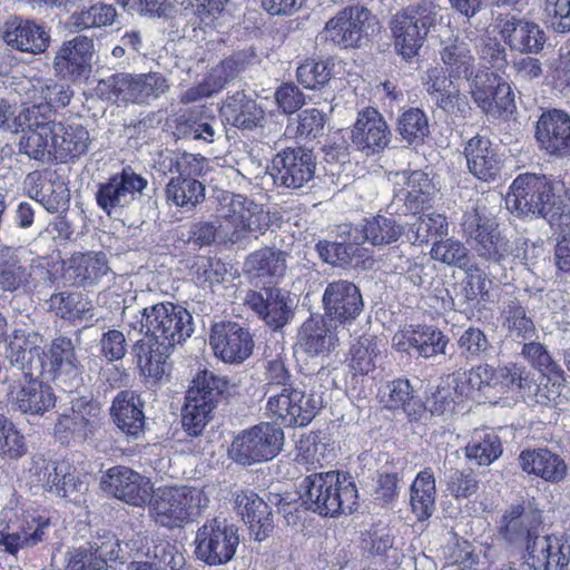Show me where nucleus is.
I'll list each match as a JSON object with an SVG mask.
<instances>
[{
    "mask_svg": "<svg viewBox=\"0 0 570 570\" xmlns=\"http://www.w3.org/2000/svg\"><path fill=\"white\" fill-rule=\"evenodd\" d=\"M315 167L309 150L302 147L286 148L272 160L274 184L287 189H299L314 178Z\"/></svg>",
    "mask_w": 570,
    "mask_h": 570,
    "instance_id": "nucleus-19",
    "label": "nucleus"
},
{
    "mask_svg": "<svg viewBox=\"0 0 570 570\" xmlns=\"http://www.w3.org/2000/svg\"><path fill=\"white\" fill-rule=\"evenodd\" d=\"M33 91L32 106H40V112H42V109L50 110L66 107L72 95L69 86L51 79L37 80L33 85Z\"/></svg>",
    "mask_w": 570,
    "mask_h": 570,
    "instance_id": "nucleus-57",
    "label": "nucleus"
},
{
    "mask_svg": "<svg viewBox=\"0 0 570 570\" xmlns=\"http://www.w3.org/2000/svg\"><path fill=\"white\" fill-rule=\"evenodd\" d=\"M117 17V11L111 4L96 3L87 9L73 12L68 21V27L73 32L91 28L111 26Z\"/></svg>",
    "mask_w": 570,
    "mask_h": 570,
    "instance_id": "nucleus-55",
    "label": "nucleus"
},
{
    "mask_svg": "<svg viewBox=\"0 0 570 570\" xmlns=\"http://www.w3.org/2000/svg\"><path fill=\"white\" fill-rule=\"evenodd\" d=\"M283 442V431L275 424L263 422L240 431L234 438L228 455L243 465L267 462L281 452Z\"/></svg>",
    "mask_w": 570,
    "mask_h": 570,
    "instance_id": "nucleus-11",
    "label": "nucleus"
},
{
    "mask_svg": "<svg viewBox=\"0 0 570 570\" xmlns=\"http://www.w3.org/2000/svg\"><path fill=\"white\" fill-rule=\"evenodd\" d=\"M197 558L208 566L228 563L239 546L238 529L226 519L207 520L196 532Z\"/></svg>",
    "mask_w": 570,
    "mask_h": 570,
    "instance_id": "nucleus-12",
    "label": "nucleus"
},
{
    "mask_svg": "<svg viewBox=\"0 0 570 570\" xmlns=\"http://www.w3.org/2000/svg\"><path fill=\"white\" fill-rule=\"evenodd\" d=\"M342 233L355 243L368 242L373 246L395 243L404 233V227L395 218L383 215L365 218L360 226L344 224Z\"/></svg>",
    "mask_w": 570,
    "mask_h": 570,
    "instance_id": "nucleus-37",
    "label": "nucleus"
},
{
    "mask_svg": "<svg viewBox=\"0 0 570 570\" xmlns=\"http://www.w3.org/2000/svg\"><path fill=\"white\" fill-rule=\"evenodd\" d=\"M529 391H525L523 397H529L541 405H551L557 403L563 389V371L556 366L541 372L538 380L531 377Z\"/></svg>",
    "mask_w": 570,
    "mask_h": 570,
    "instance_id": "nucleus-49",
    "label": "nucleus"
},
{
    "mask_svg": "<svg viewBox=\"0 0 570 570\" xmlns=\"http://www.w3.org/2000/svg\"><path fill=\"white\" fill-rule=\"evenodd\" d=\"M2 37L11 48L30 53L43 52L50 39L41 26L19 18L6 22Z\"/></svg>",
    "mask_w": 570,
    "mask_h": 570,
    "instance_id": "nucleus-41",
    "label": "nucleus"
},
{
    "mask_svg": "<svg viewBox=\"0 0 570 570\" xmlns=\"http://www.w3.org/2000/svg\"><path fill=\"white\" fill-rule=\"evenodd\" d=\"M51 306L56 309L57 315L70 321L94 316L91 302L80 293L65 292L52 295Z\"/></svg>",
    "mask_w": 570,
    "mask_h": 570,
    "instance_id": "nucleus-59",
    "label": "nucleus"
},
{
    "mask_svg": "<svg viewBox=\"0 0 570 570\" xmlns=\"http://www.w3.org/2000/svg\"><path fill=\"white\" fill-rule=\"evenodd\" d=\"M38 375L62 383L79 380V362L75 354V347L70 338L57 337L52 341L48 351L39 346L30 350V365Z\"/></svg>",
    "mask_w": 570,
    "mask_h": 570,
    "instance_id": "nucleus-15",
    "label": "nucleus"
},
{
    "mask_svg": "<svg viewBox=\"0 0 570 570\" xmlns=\"http://www.w3.org/2000/svg\"><path fill=\"white\" fill-rule=\"evenodd\" d=\"M216 406L207 404L202 400H194L186 396V404L183 410V426L193 436L199 435L212 417Z\"/></svg>",
    "mask_w": 570,
    "mask_h": 570,
    "instance_id": "nucleus-62",
    "label": "nucleus"
},
{
    "mask_svg": "<svg viewBox=\"0 0 570 570\" xmlns=\"http://www.w3.org/2000/svg\"><path fill=\"white\" fill-rule=\"evenodd\" d=\"M411 340L413 350L426 358L444 354L449 343V340L440 330L426 325L412 328Z\"/></svg>",
    "mask_w": 570,
    "mask_h": 570,
    "instance_id": "nucleus-60",
    "label": "nucleus"
},
{
    "mask_svg": "<svg viewBox=\"0 0 570 570\" xmlns=\"http://www.w3.org/2000/svg\"><path fill=\"white\" fill-rule=\"evenodd\" d=\"M129 326L144 333L149 342L159 344L165 348H174L175 345L190 337L194 332L190 313L170 302H163L142 308L140 318L130 322Z\"/></svg>",
    "mask_w": 570,
    "mask_h": 570,
    "instance_id": "nucleus-4",
    "label": "nucleus"
},
{
    "mask_svg": "<svg viewBox=\"0 0 570 570\" xmlns=\"http://www.w3.org/2000/svg\"><path fill=\"white\" fill-rule=\"evenodd\" d=\"M288 258L287 252L266 247L253 253L246 265L258 277L279 279L285 276Z\"/></svg>",
    "mask_w": 570,
    "mask_h": 570,
    "instance_id": "nucleus-51",
    "label": "nucleus"
},
{
    "mask_svg": "<svg viewBox=\"0 0 570 570\" xmlns=\"http://www.w3.org/2000/svg\"><path fill=\"white\" fill-rule=\"evenodd\" d=\"M16 132L21 136L18 141L20 154L41 163L53 160L50 140L52 137L51 120L45 112H40V106L23 108L16 117Z\"/></svg>",
    "mask_w": 570,
    "mask_h": 570,
    "instance_id": "nucleus-13",
    "label": "nucleus"
},
{
    "mask_svg": "<svg viewBox=\"0 0 570 570\" xmlns=\"http://www.w3.org/2000/svg\"><path fill=\"white\" fill-rule=\"evenodd\" d=\"M464 155L469 170L481 180L494 179L500 171V158L491 141L476 135L465 145Z\"/></svg>",
    "mask_w": 570,
    "mask_h": 570,
    "instance_id": "nucleus-44",
    "label": "nucleus"
},
{
    "mask_svg": "<svg viewBox=\"0 0 570 570\" xmlns=\"http://www.w3.org/2000/svg\"><path fill=\"white\" fill-rule=\"evenodd\" d=\"M8 396L19 411L32 415H42L56 404L51 387L37 380H30L17 389L12 387Z\"/></svg>",
    "mask_w": 570,
    "mask_h": 570,
    "instance_id": "nucleus-43",
    "label": "nucleus"
},
{
    "mask_svg": "<svg viewBox=\"0 0 570 570\" xmlns=\"http://www.w3.org/2000/svg\"><path fill=\"white\" fill-rule=\"evenodd\" d=\"M414 222H407V238L413 244L428 243L430 239L442 238L448 235L449 224L444 215L440 213H424L413 217Z\"/></svg>",
    "mask_w": 570,
    "mask_h": 570,
    "instance_id": "nucleus-53",
    "label": "nucleus"
},
{
    "mask_svg": "<svg viewBox=\"0 0 570 570\" xmlns=\"http://www.w3.org/2000/svg\"><path fill=\"white\" fill-rule=\"evenodd\" d=\"M380 402L390 410L402 409L409 416L422 409L413 395V389L407 380L399 379L386 383L380 389Z\"/></svg>",
    "mask_w": 570,
    "mask_h": 570,
    "instance_id": "nucleus-50",
    "label": "nucleus"
},
{
    "mask_svg": "<svg viewBox=\"0 0 570 570\" xmlns=\"http://www.w3.org/2000/svg\"><path fill=\"white\" fill-rule=\"evenodd\" d=\"M389 178L394 185V197L413 212L429 203L434 193L431 179L421 170L391 173Z\"/></svg>",
    "mask_w": 570,
    "mask_h": 570,
    "instance_id": "nucleus-39",
    "label": "nucleus"
},
{
    "mask_svg": "<svg viewBox=\"0 0 570 570\" xmlns=\"http://www.w3.org/2000/svg\"><path fill=\"white\" fill-rule=\"evenodd\" d=\"M101 487L115 498L134 507H144L154 490L149 478L122 465L108 469L101 479Z\"/></svg>",
    "mask_w": 570,
    "mask_h": 570,
    "instance_id": "nucleus-21",
    "label": "nucleus"
},
{
    "mask_svg": "<svg viewBox=\"0 0 570 570\" xmlns=\"http://www.w3.org/2000/svg\"><path fill=\"white\" fill-rule=\"evenodd\" d=\"M498 28L504 42L512 50L522 53H538L547 41L546 33L538 23L515 16H500Z\"/></svg>",
    "mask_w": 570,
    "mask_h": 570,
    "instance_id": "nucleus-27",
    "label": "nucleus"
},
{
    "mask_svg": "<svg viewBox=\"0 0 570 570\" xmlns=\"http://www.w3.org/2000/svg\"><path fill=\"white\" fill-rule=\"evenodd\" d=\"M205 158L199 155L165 150L158 154L155 168L163 175L176 174L166 185L167 203L185 210L194 209L205 198V186L196 179L203 173Z\"/></svg>",
    "mask_w": 570,
    "mask_h": 570,
    "instance_id": "nucleus-2",
    "label": "nucleus"
},
{
    "mask_svg": "<svg viewBox=\"0 0 570 570\" xmlns=\"http://www.w3.org/2000/svg\"><path fill=\"white\" fill-rule=\"evenodd\" d=\"M209 344L214 354L225 363H243L253 352L248 330L235 322H220L212 327Z\"/></svg>",
    "mask_w": 570,
    "mask_h": 570,
    "instance_id": "nucleus-22",
    "label": "nucleus"
},
{
    "mask_svg": "<svg viewBox=\"0 0 570 570\" xmlns=\"http://www.w3.org/2000/svg\"><path fill=\"white\" fill-rule=\"evenodd\" d=\"M148 503L149 517L157 525L177 529L196 521L207 509L209 498L202 488L165 485L153 490Z\"/></svg>",
    "mask_w": 570,
    "mask_h": 570,
    "instance_id": "nucleus-3",
    "label": "nucleus"
},
{
    "mask_svg": "<svg viewBox=\"0 0 570 570\" xmlns=\"http://www.w3.org/2000/svg\"><path fill=\"white\" fill-rule=\"evenodd\" d=\"M304 487V502L322 515L352 513L357 504L355 484L345 476L341 479L337 471L311 474L305 478Z\"/></svg>",
    "mask_w": 570,
    "mask_h": 570,
    "instance_id": "nucleus-6",
    "label": "nucleus"
},
{
    "mask_svg": "<svg viewBox=\"0 0 570 570\" xmlns=\"http://www.w3.org/2000/svg\"><path fill=\"white\" fill-rule=\"evenodd\" d=\"M471 95L487 115L498 118L515 109L514 94L510 85L493 72H479L472 80Z\"/></svg>",
    "mask_w": 570,
    "mask_h": 570,
    "instance_id": "nucleus-20",
    "label": "nucleus"
},
{
    "mask_svg": "<svg viewBox=\"0 0 570 570\" xmlns=\"http://www.w3.org/2000/svg\"><path fill=\"white\" fill-rule=\"evenodd\" d=\"M149 352L138 356V366L145 377L160 381L167 373V360L173 348H165L154 342H149Z\"/></svg>",
    "mask_w": 570,
    "mask_h": 570,
    "instance_id": "nucleus-63",
    "label": "nucleus"
},
{
    "mask_svg": "<svg viewBox=\"0 0 570 570\" xmlns=\"http://www.w3.org/2000/svg\"><path fill=\"white\" fill-rule=\"evenodd\" d=\"M28 472L32 485L73 502H79L88 490L89 476L66 460L49 462L37 455L31 459Z\"/></svg>",
    "mask_w": 570,
    "mask_h": 570,
    "instance_id": "nucleus-9",
    "label": "nucleus"
},
{
    "mask_svg": "<svg viewBox=\"0 0 570 570\" xmlns=\"http://www.w3.org/2000/svg\"><path fill=\"white\" fill-rule=\"evenodd\" d=\"M207 107H200L190 111L178 126L179 131L187 138L214 142L220 137L222 128L218 119Z\"/></svg>",
    "mask_w": 570,
    "mask_h": 570,
    "instance_id": "nucleus-47",
    "label": "nucleus"
},
{
    "mask_svg": "<svg viewBox=\"0 0 570 570\" xmlns=\"http://www.w3.org/2000/svg\"><path fill=\"white\" fill-rule=\"evenodd\" d=\"M379 354L380 350L375 337L370 335L358 337L352 344L346 358L350 372L354 376L370 374L376 368Z\"/></svg>",
    "mask_w": 570,
    "mask_h": 570,
    "instance_id": "nucleus-52",
    "label": "nucleus"
},
{
    "mask_svg": "<svg viewBox=\"0 0 570 570\" xmlns=\"http://www.w3.org/2000/svg\"><path fill=\"white\" fill-rule=\"evenodd\" d=\"M219 233L224 240L233 244L248 236L264 234L271 225L269 212L263 205L240 194H225L217 208Z\"/></svg>",
    "mask_w": 570,
    "mask_h": 570,
    "instance_id": "nucleus-5",
    "label": "nucleus"
},
{
    "mask_svg": "<svg viewBox=\"0 0 570 570\" xmlns=\"http://www.w3.org/2000/svg\"><path fill=\"white\" fill-rule=\"evenodd\" d=\"M465 454L478 465H490L502 454V444L492 431H476L465 448Z\"/></svg>",
    "mask_w": 570,
    "mask_h": 570,
    "instance_id": "nucleus-56",
    "label": "nucleus"
},
{
    "mask_svg": "<svg viewBox=\"0 0 570 570\" xmlns=\"http://www.w3.org/2000/svg\"><path fill=\"white\" fill-rule=\"evenodd\" d=\"M246 303L274 330L284 327L294 316L295 298L283 288L272 287L259 293L250 292L246 296Z\"/></svg>",
    "mask_w": 570,
    "mask_h": 570,
    "instance_id": "nucleus-25",
    "label": "nucleus"
},
{
    "mask_svg": "<svg viewBox=\"0 0 570 570\" xmlns=\"http://www.w3.org/2000/svg\"><path fill=\"white\" fill-rule=\"evenodd\" d=\"M518 464L528 475L540 478L549 483L563 481L568 472L564 459L547 448L522 450L518 456Z\"/></svg>",
    "mask_w": 570,
    "mask_h": 570,
    "instance_id": "nucleus-35",
    "label": "nucleus"
},
{
    "mask_svg": "<svg viewBox=\"0 0 570 570\" xmlns=\"http://www.w3.org/2000/svg\"><path fill=\"white\" fill-rule=\"evenodd\" d=\"M227 380L210 371H202L193 380V385L187 392L189 399L202 400L213 406L217 405L219 396L227 389Z\"/></svg>",
    "mask_w": 570,
    "mask_h": 570,
    "instance_id": "nucleus-58",
    "label": "nucleus"
},
{
    "mask_svg": "<svg viewBox=\"0 0 570 570\" xmlns=\"http://www.w3.org/2000/svg\"><path fill=\"white\" fill-rule=\"evenodd\" d=\"M435 478L431 468L420 471L411 485L410 504L419 521L429 519L435 510Z\"/></svg>",
    "mask_w": 570,
    "mask_h": 570,
    "instance_id": "nucleus-46",
    "label": "nucleus"
},
{
    "mask_svg": "<svg viewBox=\"0 0 570 570\" xmlns=\"http://www.w3.org/2000/svg\"><path fill=\"white\" fill-rule=\"evenodd\" d=\"M169 83L160 72L114 75L100 80L97 92L114 102L148 104L167 92Z\"/></svg>",
    "mask_w": 570,
    "mask_h": 570,
    "instance_id": "nucleus-10",
    "label": "nucleus"
},
{
    "mask_svg": "<svg viewBox=\"0 0 570 570\" xmlns=\"http://www.w3.org/2000/svg\"><path fill=\"white\" fill-rule=\"evenodd\" d=\"M368 18L370 11L364 8H346L327 21L324 38L343 48L357 47L365 35Z\"/></svg>",
    "mask_w": 570,
    "mask_h": 570,
    "instance_id": "nucleus-29",
    "label": "nucleus"
},
{
    "mask_svg": "<svg viewBox=\"0 0 570 570\" xmlns=\"http://www.w3.org/2000/svg\"><path fill=\"white\" fill-rule=\"evenodd\" d=\"M390 130L382 115L374 108L358 112L352 128L353 146L368 155L383 150L390 142Z\"/></svg>",
    "mask_w": 570,
    "mask_h": 570,
    "instance_id": "nucleus-28",
    "label": "nucleus"
},
{
    "mask_svg": "<svg viewBox=\"0 0 570 570\" xmlns=\"http://www.w3.org/2000/svg\"><path fill=\"white\" fill-rule=\"evenodd\" d=\"M535 139L550 156H570V115L559 109L543 112L537 121Z\"/></svg>",
    "mask_w": 570,
    "mask_h": 570,
    "instance_id": "nucleus-26",
    "label": "nucleus"
},
{
    "mask_svg": "<svg viewBox=\"0 0 570 570\" xmlns=\"http://www.w3.org/2000/svg\"><path fill=\"white\" fill-rule=\"evenodd\" d=\"M397 129L406 141H421L429 134L428 118L421 109L410 108L400 116Z\"/></svg>",
    "mask_w": 570,
    "mask_h": 570,
    "instance_id": "nucleus-64",
    "label": "nucleus"
},
{
    "mask_svg": "<svg viewBox=\"0 0 570 570\" xmlns=\"http://www.w3.org/2000/svg\"><path fill=\"white\" fill-rule=\"evenodd\" d=\"M441 59L450 72V77H468L472 73L474 58L470 43L463 38L455 37L444 45Z\"/></svg>",
    "mask_w": 570,
    "mask_h": 570,
    "instance_id": "nucleus-54",
    "label": "nucleus"
},
{
    "mask_svg": "<svg viewBox=\"0 0 570 570\" xmlns=\"http://www.w3.org/2000/svg\"><path fill=\"white\" fill-rule=\"evenodd\" d=\"M101 411L97 402L86 396L71 401L70 412L59 416L55 436L62 444L81 443L94 436L101 423Z\"/></svg>",
    "mask_w": 570,
    "mask_h": 570,
    "instance_id": "nucleus-17",
    "label": "nucleus"
},
{
    "mask_svg": "<svg viewBox=\"0 0 570 570\" xmlns=\"http://www.w3.org/2000/svg\"><path fill=\"white\" fill-rule=\"evenodd\" d=\"M92 53V39L77 36L59 48L53 59V68L57 75L76 80L89 73Z\"/></svg>",
    "mask_w": 570,
    "mask_h": 570,
    "instance_id": "nucleus-30",
    "label": "nucleus"
},
{
    "mask_svg": "<svg viewBox=\"0 0 570 570\" xmlns=\"http://www.w3.org/2000/svg\"><path fill=\"white\" fill-rule=\"evenodd\" d=\"M23 250L3 247L0 249V289L29 293L48 278L49 272L41 259L27 265Z\"/></svg>",
    "mask_w": 570,
    "mask_h": 570,
    "instance_id": "nucleus-16",
    "label": "nucleus"
},
{
    "mask_svg": "<svg viewBox=\"0 0 570 570\" xmlns=\"http://www.w3.org/2000/svg\"><path fill=\"white\" fill-rule=\"evenodd\" d=\"M144 403L134 391L119 392L111 404L110 414L115 424L128 436L137 439L144 430Z\"/></svg>",
    "mask_w": 570,
    "mask_h": 570,
    "instance_id": "nucleus-42",
    "label": "nucleus"
},
{
    "mask_svg": "<svg viewBox=\"0 0 570 570\" xmlns=\"http://www.w3.org/2000/svg\"><path fill=\"white\" fill-rule=\"evenodd\" d=\"M441 7L431 0L409 6L391 21L395 50L410 60L419 55L428 33L435 27Z\"/></svg>",
    "mask_w": 570,
    "mask_h": 570,
    "instance_id": "nucleus-8",
    "label": "nucleus"
},
{
    "mask_svg": "<svg viewBox=\"0 0 570 570\" xmlns=\"http://www.w3.org/2000/svg\"><path fill=\"white\" fill-rule=\"evenodd\" d=\"M50 519L10 501L0 512V551L16 556L47 538Z\"/></svg>",
    "mask_w": 570,
    "mask_h": 570,
    "instance_id": "nucleus-7",
    "label": "nucleus"
},
{
    "mask_svg": "<svg viewBox=\"0 0 570 570\" xmlns=\"http://www.w3.org/2000/svg\"><path fill=\"white\" fill-rule=\"evenodd\" d=\"M52 137L50 140L53 160L65 163L79 158L88 151L90 136L80 124L51 120Z\"/></svg>",
    "mask_w": 570,
    "mask_h": 570,
    "instance_id": "nucleus-36",
    "label": "nucleus"
},
{
    "mask_svg": "<svg viewBox=\"0 0 570 570\" xmlns=\"http://www.w3.org/2000/svg\"><path fill=\"white\" fill-rule=\"evenodd\" d=\"M462 229L465 236L473 240V248L481 257L500 256L495 244V238L500 235L498 223L490 216L484 207H474L465 212L462 218Z\"/></svg>",
    "mask_w": 570,
    "mask_h": 570,
    "instance_id": "nucleus-34",
    "label": "nucleus"
},
{
    "mask_svg": "<svg viewBox=\"0 0 570 570\" xmlns=\"http://www.w3.org/2000/svg\"><path fill=\"white\" fill-rule=\"evenodd\" d=\"M423 85L432 100L445 112L464 117L469 110V101L460 94L458 86L445 75L442 69L428 70Z\"/></svg>",
    "mask_w": 570,
    "mask_h": 570,
    "instance_id": "nucleus-38",
    "label": "nucleus"
},
{
    "mask_svg": "<svg viewBox=\"0 0 570 570\" xmlns=\"http://www.w3.org/2000/svg\"><path fill=\"white\" fill-rule=\"evenodd\" d=\"M524 548L522 568L528 570L567 569L566 548L570 547V537L538 534L537 538L521 546Z\"/></svg>",
    "mask_w": 570,
    "mask_h": 570,
    "instance_id": "nucleus-24",
    "label": "nucleus"
},
{
    "mask_svg": "<svg viewBox=\"0 0 570 570\" xmlns=\"http://www.w3.org/2000/svg\"><path fill=\"white\" fill-rule=\"evenodd\" d=\"M298 347L311 357H325L340 345L337 327L321 316H311L299 327Z\"/></svg>",
    "mask_w": 570,
    "mask_h": 570,
    "instance_id": "nucleus-31",
    "label": "nucleus"
},
{
    "mask_svg": "<svg viewBox=\"0 0 570 570\" xmlns=\"http://www.w3.org/2000/svg\"><path fill=\"white\" fill-rule=\"evenodd\" d=\"M323 304L326 315L342 323L354 321L363 309L360 289L353 283L343 279L326 286Z\"/></svg>",
    "mask_w": 570,
    "mask_h": 570,
    "instance_id": "nucleus-32",
    "label": "nucleus"
},
{
    "mask_svg": "<svg viewBox=\"0 0 570 570\" xmlns=\"http://www.w3.org/2000/svg\"><path fill=\"white\" fill-rule=\"evenodd\" d=\"M542 531V511L530 502L511 505L500 521V534L517 547L535 539Z\"/></svg>",
    "mask_w": 570,
    "mask_h": 570,
    "instance_id": "nucleus-23",
    "label": "nucleus"
},
{
    "mask_svg": "<svg viewBox=\"0 0 570 570\" xmlns=\"http://www.w3.org/2000/svg\"><path fill=\"white\" fill-rule=\"evenodd\" d=\"M109 272L104 252L73 253L65 263L63 278L75 286L94 287Z\"/></svg>",
    "mask_w": 570,
    "mask_h": 570,
    "instance_id": "nucleus-33",
    "label": "nucleus"
},
{
    "mask_svg": "<svg viewBox=\"0 0 570 570\" xmlns=\"http://www.w3.org/2000/svg\"><path fill=\"white\" fill-rule=\"evenodd\" d=\"M147 180L130 169L110 177L98 186L96 202L109 217H118L146 188Z\"/></svg>",
    "mask_w": 570,
    "mask_h": 570,
    "instance_id": "nucleus-18",
    "label": "nucleus"
},
{
    "mask_svg": "<svg viewBox=\"0 0 570 570\" xmlns=\"http://www.w3.org/2000/svg\"><path fill=\"white\" fill-rule=\"evenodd\" d=\"M498 368L489 364H480L468 371L459 372L455 377V391L461 396H470L474 392L483 395L498 393Z\"/></svg>",
    "mask_w": 570,
    "mask_h": 570,
    "instance_id": "nucleus-45",
    "label": "nucleus"
},
{
    "mask_svg": "<svg viewBox=\"0 0 570 570\" xmlns=\"http://www.w3.org/2000/svg\"><path fill=\"white\" fill-rule=\"evenodd\" d=\"M322 405L321 396L305 394L291 385L283 386L278 391L272 387L267 395L266 410L271 416L281 420L285 425L305 426Z\"/></svg>",
    "mask_w": 570,
    "mask_h": 570,
    "instance_id": "nucleus-14",
    "label": "nucleus"
},
{
    "mask_svg": "<svg viewBox=\"0 0 570 570\" xmlns=\"http://www.w3.org/2000/svg\"><path fill=\"white\" fill-rule=\"evenodd\" d=\"M505 205L518 217H542L550 226H567L570 222L564 184L546 176L529 173L519 175L510 186Z\"/></svg>",
    "mask_w": 570,
    "mask_h": 570,
    "instance_id": "nucleus-1",
    "label": "nucleus"
},
{
    "mask_svg": "<svg viewBox=\"0 0 570 570\" xmlns=\"http://www.w3.org/2000/svg\"><path fill=\"white\" fill-rule=\"evenodd\" d=\"M235 505L255 540L262 541L268 537L273 530L272 511L258 494L250 490L239 491L235 494Z\"/></svg>",
    "mask_w": 570,
    "mask_h": 570,
    "instance_id": "nucleus-40",
    "label": "nucleus"
},
{
    "mask_svg": "<svg viewBox=\"0 0 570 570\" xmlns=\"http://www.w3.org/2000/svg\"><path fill=\"white\" fill-rule=\"evenodd\" d=\"M498 393L504 394L518 391L523 396L529 391L531 374L527 368L517 363H508L498 367Z\"/></svg>",
    "mask_w": 570,
    "mask_h": 570,
    "instance_id": "nucleus-61",
    "label": "nucleus"
},
{
    "mask_svg": "<svg viewBox=\"0 0 570 570\" xmlns=\"http://www.w3.org/2000/svg\"><path fill=\"white\" fill-rule=\"evenodd\" d=\"M223 112L233 126L245 129L258 126L264 117L263 109L244 92H236L229 97L223 107Z\"/></svg>",
    "mask_w": 570,
    "mask_h": 570,
    "instance_id": "nucleus-48",
    "label": "nucleus"
}]
</instances>
